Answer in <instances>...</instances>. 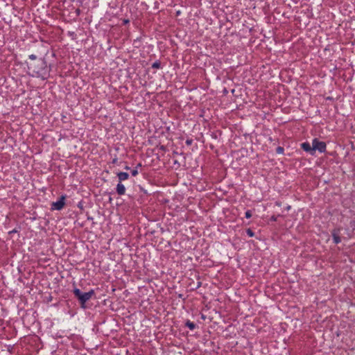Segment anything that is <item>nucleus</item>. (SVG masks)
<instances>
[{
	"label": "nucleus",
	"instance_id": "nucleus-1",
	"mask_svg": "<svg viewBox=\"0 0 355 355\" xmlns=\"http://www.w3.org/2000/svg\"><path fill=\"white\" fill-rule=\"evenodd\" d=\"M29 70L32 71L35 76L42 80H46L50 76L51 67L47 66L44 59H40L37 62L28 65Z\"/></svg>",
	"mask_w": 355,
	"mask_h": 355
},
{
	"label": "nucleus",
	"instance_id": "nucleus-2",
	"mask_svg": "<svg viewBox=\"0 0 355 355\" xmlns=\"http://www.w3.org/2000/svg\"><path fill=\"white\" fill-rule=\"evenodd\" d=\"M312 146L313 148V155L315 150H318L320 153H324L326 150V144L324 141H320L318 139H313L312 141Z\"/></svg>",
	"mask_w": 355,
	"mask_h": 355
},
{
	"label": "nucleus",
	"instance_id": "nucleus-3",
	"mask_svg": "<svg viewBox=\"0 0 355 355\" xmlns=\"http://www.w3.org/2000/svg\"><path fill=\"white\" fill-rule=\"evenodd\" d=\"M94 295V290H90L88 292L82 293L80 298H79V300H78L82 308H85V303L88 300H89Z\"/></svg>",
	"mask_w": 355,
	"mask_h": 355
},
{
	"label": "nucleus",
	"instance_id": "nucleus-4",
	"mask_svg": "<svg viewBox=\"0 0 355 355\" xmlns=\"http://www.w3.org/2000/svg\"><path fill=\"white\" fill-rule=\"evenodd\" d=\"M65 205V196H62L60 199L56 202H53L51 204V210H61Z\"/></svg>",
	"mask_w": 355,
	"mask_h": 355
},
{
	"label": "nucleus",
	"instance_id": "nucleus-5",
	"mask_svg": "<svg viewBox=\"0 0 355 355\" xmlns=\"http://www.w3.org/2000/svg\"><path fill=\"white\" fill-rule=\"evenodd\" d=\"M301 148L304 151L310 153L311 155H313V146L309 142H304V143L301 144Z\"/></svg>",
	"mask_w": 355,
	"mask_h": 355
},
{
	"label": "nucleus",
	"instance_id": "nucleus-6",
	"mask_svg": "<svg viewBox=\"0 0 355 355\" xmlns=\"http://www.w3.org/2000/svg\"><path fill=\"white\" fill-rule=\"evenodd\" d=\"M116 191L119 195H124L125 193V186L121 182H119L116 185Z\"/></svg>",
	"mask_w": 355,
	"mask_h": 355
},
{
	"label": "nucleus",
	"instance_id": "nucleus-7",
	"mask_svg": "<svg viewBox=\"0 0 355 355\" xmlns=\"http://www.w3.org/2000/svg\"><path fill=\"white\" fill-rule=\"evenodd\" d=\"M332 234V237H333V240H334V242L336 243V244H338L339 243L341 242V239L338 234V231L336 230H334L331 233Z\"/></svg>",
	"mask_w": 355,
	"mask_h": 355
},
{
	"label": "nucleus",
	"instance_id": "nucleus-8",
	"mask_svg": "<svg viewBox=\"0 0 355 355\" xmlns=\"http://www.w3.org/2000/svg\"><path fill=\"white\" fill-rule=\"evenodd\" d=\"M117 177L120 182L127 180L129 178V174L126 172H119L117 173Z\"/></svg>",
	"mask_w": 355,
	"mask_h": 355
},
{
	"label": "nucleus",
	"instance_id": "nucleus-9",
	"mask_svg": "<svg viewBox=\"0 0 355 355\" xmlns=\"http://www.w3.org/2000/svg\"><path fill=\"white\" fill-rule=\"evenodd\" d=\"M185 326L187 327L191 330H193L196 327V325L193 322H191L190 320H187L186 322Z\"/></svg>",
	"mask_w": 355,
	"mask_h": 355
},
{
	"label": "nucleus",
	"instance_id": "nucleus-10",
	"mask_svg": "<svg viewBox=\"0 0 355 355\" xmlns=\"http://www.w3.org/2000/svg\"><path fill=\"white\" fill-rule=\"evenodd\" d=\"M73 294H74L75 297H76L78 300H79V298H80V296H81V295H82V293H83L81 292V291H80L79 288H74V289H73Z\"/></svg>",
	"mask_w": 355,
	"mask_h": 355
},
{
	"label": "nucleus",
	"instance_id": "nucleus-11",
	"mask_svg": "<svg viewBox=\"0 0 355 355\" xmlns=\"http://www.w3.org/2000/svg\"><path fill=\"white\" fill-rule=\"evenodd\" d=\"M152 67L154 69H159L161 67V63L159 61L157 60L153 63Z\"/></svg>",
	"mask_w": 355,
	"mask_h": 355
},
{
	"label": "nucleus",
	"instance_id": "nucleus-12",
	"mask_svg": "<svg viewBox=\"0 0 355 355\" xmlns=\"http://www.w3.org/2000/svg\"><path fill=\"white\" fill-rule=\"evenodd\" d=\"M284 149L283 147L282 146H278L277 148H276V153L277 154H283L284 153Z\"/></svg>",
	"mask_w": 355,
	"mask_h": 355
},
{
	"label": "nucleus",
	"instance_id": "nucleus-13",
	"mask_svg": "<svg viewBox=\"0 0 355 355\" xmlns=\"http://www.w3.org/2000/svg\"><path fill=\"white\" fill-rule=\"evenodd\" d=\"M246 233L250 237H252L254 236V232L250 228L246 230Z\"/></svg>",
	"mask_w": 355,
	"mask_h": 355
},
{
	"label": "nucleus",
	"instance_id": "nucleus-14",
	"mask_svg": "<svg viewBox=\"0 0 355 355\" xmlns=\"http://www.w3.org/2000/svg\"><path fill=\"white\" fill-rule=\"evenodd\" d=\"M245 216L246 218H250L252 216V212L250 210H248L245 213Z\"/></svg>",
	"mask_w": 355,
	"mask_h": 355
},
{
	"label": "nucleus",
	"instance_id": "nucleus-15",
	"mask_svg": "<svg viewBox=\"0 0 355 355\" xmlns=\"http://www.w3.org/2000/svg\"><path fill=\"white\" fill-rule=\"evenodd\" d=\"M131 174L132 176H136L137 174H138V171L137 168H135L133 169L132 171H131Z\"/></svg>",
	"mask_w": 355,
	"mask_h": 355
},
{
	"label": "nucleus",
	"instance_id": "nucleus-16",
	"mask_svg": "<svg viewBox=\"0 0 355 355\" xmlns=\"http://www.w3.org/2000/svg\"><path fill=\"white\" fill-rule=\"evenodd\" d=\"M185 143L187 145L190 146L193 143V140L192 139H187Z\"/></svg>",
	"mask_w": 355,
	"mask_h": 355
},
{
	"label": "nucleus",
	"instance_id": "nucleus-17",
	"mask_svg": "<svg viewBox=\"0 0 355 355\" xmlns=\"http://www.w3.org/2000/svg\"><path fill=\"white\" fill-rule=\"evenodd\" d=\"M29 58H30L31 60H35V59L37 58V57H36V55H34V54H31V55H29Z\"/></svg>",
	"mask_w": 355,
	"mask_h": 355
},
{
	"label": "nucleus",
	"instance_id": "nucleus-18",
	"mask_svg": "<svg viewBox=\"0 0 355 355\" xmlns=\"http://www.w3.org/2000/svg\"><path fill=\"white\" fill-rule=\"evenodd\" d=\"M200 286H201V282H198L197 283V286H196V288H199V287H200Z\"/></svg>",
	"mask_w": 355,
	"mask_h": 355
},
{
	"label": "nucleus",
	"instance_id": "nucleus-19",
	"mask_svg": "<svg viewBox=\"0 0 355 355\" xmlns=\"http://www.w3.org/2000/svg\"><path fill=\"white\" fill-rule=\"evenodd\" d=\"M140 167H141V163H139V164L137 165V166L135 167V168H137V169L138 168H140Z\"/></svg>",
	"mask_w": 355,
	"mask_h": 355
},
{
	"label": "nucleus",
	"instance_id": "nucleus-20",
	"mask_svg": "<svg viewBox=\"0 0 355 355\" xmlns=\"http://www.w3.org/2000/svg\"><path fill=\"white\" fill-rule=\"evenodd\" d=\"M13 232H17V230H14L12 231H10L9 233L11 234V233H13Z\"/></svg>",
	"mask_w": 355,
	"mask_h": 355
},
{
	"label": "nucleus",
	"instance_id": "nucleus-21",
	"mask_svg": "<svg viewBox=\"0 0 355 355\" xmlns=\"http://www.w3.org/2000/svg\"><path fill=\"white\" fill-rule=\"evenodd\" d=\"M116 161H117V159H113V161H112V162H113V163H116Z\"/></svg>",
	"mask_w": 355,
	"mask_h": 355
},
{
	"label": "nucleus",
	"instance_id": "nucleus-22",
	"mask_svg": "<svg viewBox=\"0 0 355 355\" xmlns=\"http://www.w3.org/2000/svg\"><path fill=\"white\" fill-rule=\"evenodd\" d=\"M130 168L129 166H126L125 167V169H126V170H129Z\"/></svg>",
	"mask_w": 355,
	"mask_h": 355
},
{
	"label": "nucleus",
	"instance_id": "nucleus-23",
	"mask_svg": "<svg viewBox=\"0 0 355 355\" xmlns=\"http://www.w3.org/2000/svg\"><path fill=\"white\" fill-rule=\"evenodd\" d=\"M272 220H276V218L275 217H272Z\"/></svg>",
	"mask_w": 355,
	"mask_h": 355
}]
</instances>
